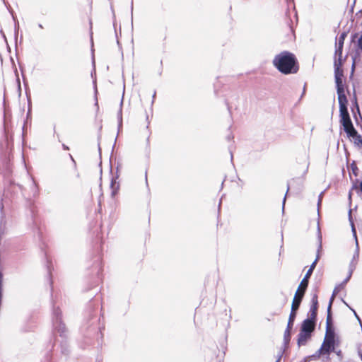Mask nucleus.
Returning a JSON list of instances; mask_svg holds the SVG:
<instances>
[{"instance_id": "obj_1", "label": "nucleus", "mask_w": 362, "mask_h": 362, "mask_svg": "<svg viewBox=\"0 0 362 362\" xmlns=\"http://www.w3.org/2000/svg\"><path fill=\"white\" fill-rule=\"evenodd\" d=\"M274 66L282 74H296L298 71V65L293 54L284 51L275 56L273 59Z\"/></svg>"}, {"instance_id": "obj_2", "label": "nucleus", "mask_w": 362, "mask_h": 362, "mask_svg": "<svg viewBox=\"0 0 362 362\" xmlns=\"http://www.w3.org/2000/svg\"><path fill=\"white\" fill-rule=\"evenodd\" d=\"M339 337L335 334L334 331L326 332L324 341L321 345L320 351H323L325 354V360L323 359L324 362L329 361L330 360L329 354L332 351H335V346L339 345Z\"/></svg>"}, {"instance_id": "obj_3", "label": "nucleus", "mask_w": 362, "mask_h": 362, "mask_svg": "<svg viewBox=\"0 0 362 362\" xmlns=\"http://www.w3.org/2000/svg\"><path fill=\"white\" fill-rule=\"evenodd\" d=\"M340 122L344 127V129L348 136H354L357 134V131L354 129L351 121L349 114L348 112L346 105H339Z\"/></svg>"}, {"instance_id": "obj_4", "label": "nucleus", "mask_w": 362, "mask_h": 362, "mask_svg": "<svg viewBox=\"0 0 362 362\" xmlns=\"http://www.w3.org/2000/svg\"><path fill=\"white\" fill-rule=\"evenodd\" d=\"M317 239H318V243L319 244H318V248H317V257L315 259V261L312 263V264L310 265L309 269L307 271L304 278L301 281V284L302 285L305 284L306 286V284H308V279L311 276V274H312V273L313 272V269H315V267L316 266L317 262V260L320 258L319 253H320V251L322 249V235H321L319 223L317 224Z\"/></svg>"}, {"instance_id": "obj_5", "label": "nucleus", "mask_w": 362, "mask_h": 362, "mask_svg": "<svg viewBox=\"0 0 362 362\" xmlns=\"http://www.w3.org/2000/svg\"><path fill=\"white\" fill-rule=\"evenodd\" d=\"M336 86H337V92L338 95V102L339 105H346L347 104V99L346 96L345 95L344 91V85L343 83V80L341 81H336Z\"/></svg>"}, {"instance_id": "obj_6", "label": "nucleus", "mask_w": 362, "mask_h": 362, "mask_svg": "<svg viewBox=\"0 0 362 362\" xmlns=\"http://www.w3.org/2000/svg\"><path fill=\"white\" fill-rule=\"evenodd\" d=\"M299 300H297L296 298H293L292 305H291V310L289 315L287 327L288 328H292L293 325L294 320L296 317V311L299 308Z\"/></svg>"}, {"instance_id": "obj_7", "label": "nucleus", "mask_w": 362, "mask_h": 362, "mask_svg": "<svg viewBox=\"0 0 362 362\" xmlns=\"http://www.w3.org/2000/svg\"><path fill=\"white\" fill-rule=\"evenodd\" d=\"M54 322L53 325L54 329H57L59 332L63 333L65 331L64 325L61 322V312L57 308L53 311Z\"/></svg>"}, {"instance_id": "obj_8", "label": "nucleus", "mask_w": 362, "mask_h": 362, "mask_svg": "<svg viewBox=\"0 0 362 362\" xmlns=\"http://www.w3.org/2000/svg\"><path fill=\"white\" fill-rule=\"evenodd\" d=\"M315 325L316 320L308 317L302 322L300 330L304 332L313 333L315 330Z\"/></svg>"}, {"instance_id": "obj_9", "label": "nucleus", "mask_w": 362, "mask_h": 362, "mask_svg": "<svg viewBox=\"0 0 362 362\" xmlns=\"http://www.w3.org/2000/svg\"><path fill=\"white\" fill-rule=\"evenodd\" d=\"M312 333L310 332H304L300 330V332L298 335L297 344L298 346H305L307 342L311 339Z\"/></svg>"}, {"instance_id": "obj_10", "label": "nucleus", "mask_w": 362, "mask_h": 362, "mask_svg": "<svg viewBox=\"0 0 362 362\" xmlns=\"http://www.w3.org/2000/svg\"><path fill=\"white\" fill-rule=\"evenodd\" d=\"M358 258H359V246H358V240H356V250H355L352 259L349 264V269H351V272H354V270L356 269L358 261Z\"/></svg>"}, {"instance_id": "obj_11", "label": "nucleus", "mask_w": 362, "mask_h": 362, "mask_svg": "<svg viewBox=\"0 0 362 362\" xmlns=\"http://www.w3.org/2000/svg\"><path fill=\"white\" fill-rule=\"evenodd\" d=\"M333 300H334V296H332L329 300V305L327 308V321H326V332H328V330L334 331V329L332 328V317H331V307H332Z\"/></svg>"}, {"instance_id": "obj_12", "label": "nucleus", "mask_w": 362, "mask_h": 362, "mask_svg": "<svg viewBox=\"0 0 362 362\" xmlns=\"http://www.w3.org/2000/svg\"><path fill=\"white\" fill-rule=\"evenodd\" d=\"M334 76L336 81L343 80V70L341 69V62H338L337 59L334 62Z\"/></svg>"}, {"instance_id": "obj_13", "label": "nucleus", "mask_w": 362, "mask_h": 362, "mask_svg": "<svg viewBox=\"0 0 362 362\" xmlns=\"http://www.w3.org/2000/svg\"><path fill=\"white\" fill-rule=\"evenodd\" d=\"M308 284H307L306 286L305 284L302 285L300 283L298 288V290L295 294V296L293 298H296L297 300H299V305H300L301 300L304 296L306 288L308 287Z\"/></svg>"}, {"instance_id": "obj_14", "label": "nucleus", "mask_w": 362, "mask_h": 362, "mask_svg": "<svg viewBox=\"0 0 362 362\" xmlns=\"http://www.w3.org/2000/svg\"><path fill=\"white\" fill-rule=\"evenodd\" d=\"M353 272H351V269H349V272L348 276L344 279V281L337 287H336L333 291L332 296L334 297V296L337 294V293L339 291L340 288H342L350 279L351 274Z\"/></svg>"}, {"instance_id": "obj_15", "label": "nucleus", "mask_w": 362, "mask_h": 362, "mask_svg": "<svg viewBox=\"0 0 362 362\" xmlns=\"http://www.w3.org/2000/svg\"><path fill=\"white\" fill-rule=\"evenodd\" d=\"M342 49L343 47H340L336 45L334 61L337 59L338 62H341Z\"/></svg>"}, {"instance_id": "obj_16", "label": "nucleus", "mask_w": 362, "mask_h": 362, "mask_svg": "<svg viewBox=\"0 0 362 362\" xmlns=\"http://www.w3.org/2000/svg\"><path fill=\"white\" fill-rule=\"evenodd\" d=\"M317 311V307H316L315 305H311L308 313V318L316 320Z\"/></svg>"}, {"instance_id": "obj_17", "label": "nucleus", "mask_w": 362, "mask_h": 362, "mask_svg": "<svg viewBox=\"0 0 362 362\" xmlns=\"http://www.w3.org/2000/svg\"><path fill=\"white\" fill-rule=\"evenodd\" d=\"M110 187L112 189L111 195L112 197H114L119 189V184L115 180H112L111 182Z\"/></svg>"}, {"instance_id": "obj_18", "label": "nucleus", "mask_w": 362, "mask_h": 362, "mask_svg": "<svg viewBox=\"0 0 362 362\" xmlns=\"http://www.w3.org/2000/svg\"><path fill=\"white\" fill-rule=\"evenodd\" d=\"M346 37V33H342L338 38H337L336 45L340 47L344 46L345 37Z\"/></svg>"}, {"instance_id": "obj_19", "label": "nucleus", "mask_w": 362, "mask_h": 362, "mask_svg": "<svg viewBox=\"0 0 362 362\" xmlns=\"http://www.w3.org/2000/svg\"><path fill=\"white\" fill-rule=\"evenodd\" d=\"M320 357L322 358V360H325V354L323 351H320V349H319L313 355L311 356V358L314 359H318Z\"/></svg>"}, {"instance_id": "obj_20", "label": "nucleus", "mask_w": 362, "mask_h": 362, "mask_svg": "<svg viewBox=\"0 0 362 362\" xmlns=\"http://www.w3.org/2000/svg\"><path fill=\"white\" fill-rule=\"evenodd\" d=\"M351 211L350 210L349 211V220H350V222H351V230H352V233H353V235L355 238V242L356 243V240H357V236H356V228H355V226H354V224L353 223V221L351 220Z\"/></svg>"}, {"instance_id": "obj_21", "label": "nucleus", "mask_w": 362, "mask_h": 362, "mask_svg": "<svg viewBox=\"0 0 362 362\" xmlns=\"http://www.w3.org/2000/svg\"><path fill=\"white\" fill-rule=\"evenodd\" d=\"M292 328L286 327L285 332H284V339L286 341H289L291 337V330Z\"/></svg>"}, {"instance_id": "obj_22", "label": "nucleus", "mask_w": 362, "mask_h": 362, "mask_svg": "<svg viewBox=\"0 0 362 362\" xmlns=\"http://www.w3.org/2000/svg\"><path fill=\"white\" fill-rule=\"evenodd\" d=\"M312 305H315L316 307H318V300H317V296L314 295L312 298Z\"/></svg>"}, {"instance_id": "obj_23", "label": "nucleus", "mask_w": 362, "mask_h": 362, "mask_svg": "<svg viewBox=\"0 0 362 362\" xmlns=\"http://www.w3.org/2000/svg\"><path fill=\"white\" fill-rule=\"evenodd\" d=\"M337 347L338 346H335V351H332L337 354V356L339 358V359H341L343 357L342 352L340 349H338Z\"/></svg>"}, {"instance_id": "obj_24", "label": "nucleus", "mask_w": 362, "mask_h": 362, "mask_svg": "<svg viewBox=\"0 0 362 362\" xmlns=\"http://www.w3.org/2000/svg\"><path fill=\"white\" fill-rule=\"evenodd\" d=\"M122 100L120 103V108H119V110L118 112V118H119V124H121V123H122Z\"/></svg>"}, {"instance_id": "obj_25", "label": "nucleus", "mask_w": 362, "mask_h": 362, "mask_svg": "<svg viewBox=\"0 0 362 362\" xmlns=\"http://www.w3.org/2000/svg\"><path fill=\"white\" fill-rule=\"evenodd\" d=\"M323 192H322L320 195H319V198H318V202H317V206L319 207L320 205V203L322 202V196H323Z\"/></svg>"}, {"instance_id": "obj_26", "label": "nucleus", "mask_w": 362, "mask_h": 362, "mask_svg": "<svg viewBox=\"0 0 362 362\" xmlns=\"http://www.w3.org/2000/svg\"><path fill=\"white\" fill-rule=\"evenodd\" d=\"M358 46L362 50V35L358 40Z\"/></svg>"}, {"instance_id": "obj_27", "label": "nucleus", "mask_w": 362, "mask_h": 362, "mask_svg": "<svg viewBox=\"0 0 362 362\" xmlns=\"http://www.w3.org/2000/svg\"><path fill=\"white\" fill-rule=\"evenodd\" d=\"M351 310L354 312L355 317L359 321L360 324H361V321L359 317L358 316V315L356 314V311L354 310H353V309H351ZM361 325L362 326V325Z\"/></svg>"}, {"instance_id": "obj_28", "label": "nucleus", "mask_w": 362, "mask_h": 362, "mask_svg": "<svg viewBox=\"0 0 362 362\" xmlns=\"http://www.w3.org/2000/svg\"><path fill=\"white\" fill-rule=\"evenodd\" d=\"M97 92H98V90H97V88H95V95H96V94H97ZM95 105H96V106H98V99H97V97H96V96H95Z\"/></svg>"}, {"instance_id": "obj_29", "label": "nucleus", "mask_w": 362, "mask_h": 362, "mask_svg": "<svg viewBox=\"0 0 362 362\" xmlns=\"http://www.w3.org/2000/svg\"><path fill=\"white\" fill-rule=\"evenodd\" d=\"M62 147L64 150H69V147L66 146L65 144H62Z\"/></svg>"}, {"instance_id": "obj_30", "label": "nucleus", "mask_w": 362, "mask_h": 362, "mask_svg": "<svg viewBox=\"0 0 362 362\" xmlns=\"http://www.w3.org/2000/svg\"><path fill=\"white\" fill-rule=\"evenodd\" d=\"M355 103H356V108H357V111L359 112V107H358V105L357 104V102H356V99L355 98Z\"/></svg>"}, {"instance_id": "obj_31", "label": "nucleus", "mask_w": 362, "mask_h": 362, "mask_svg": "<svg viewBox=\"0 0 362 362\" xmlns=\"http://www.w3.org/2000/svg\"><path fill=\"white\" fill-rule=\"evenodd\" d=\"M286 194L285 195L284 200H283V208L284 207L285 202H286Z\"/></svg>"}, {"instance_id": "obj_32", "label": "nucleus", "mask_w": 362, "mask_h": 362, "mask_svg": "<svg viewBox=\"0 0 362 362\" xmlns=\"http://www.w3.org/2000/svg\"><path fill=\"white\" fill-rule=\"evenodd\" d=\"M360 189H361V192H362V182H361V184H360Z\"/></svg>"}, {"instance_id": "obj_33", "label": "nucleus", "mask_w": 362, "mask_h": 362, "mask_svg": "<svg viewBox=\"0 0 362 362\" xmlns=\"http://www.w3.org/2000/svg\"><path fill=\"white\" fill-rule=\"evenodd\" d=\"M38 26H39V28H43V26H42V24H39V25H38Z\"/></svg>"}, {"instance_id": "obj_34", "label": "nucleus", "mask_w": 362, "mask_h": 362, "mask_svg": "<svg viewBox=\"0 0 362 362\" xmlns=\"http://www.w3.org/2000/svg\"><path fill=\"white\" fill-rule=\"evenodd\" d=\"M288 190H289V187H288V188H287V191H288ZM287 193H288V192H286V194Z\"/></svg>"}, {"instance_id": "obj_35", "label": "nucleus", "mask_w": 362, "mask_h": 362, "mask_svg": "<svg viewBox=\"0 0 362 362\" xmlns=\"http://www.w3.org/2000/svg\"><path fill=\"white\" fill-rule=\"evenodd\" d=\"M279 359H278L276 362H279Z\"/></svg>"}]
</instances>
